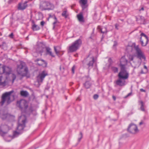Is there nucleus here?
<instances>
[{"label": "nucleus", "instance_id": "39448f33", "mask_svg": "<svg viewBox=\"0 0 149 149\" xmlns=\"http://www.w3.org/2000/svg\"><path fill=\"white\" fill-rule=\"evenodd\" d=\"M13 92V91H11L3 94L1 97V100L0 102V106H2L5 102L7 104H8L10 103V95Z\"/></svg>", "mask_w": 149, "mask_h": 149}, {"label": "nucleus", "instance_id": "f704fd0d", "mask_svg": "<svg viewBox=\"0 0 149 149\" xmlns=\"http://www.w3.org/2000/svg\"><path fill=\"white\" fill-rule=\"evenodd\" d=\"M3 65H2L1 64H0V74L3 73Z\"/></svg>", "mask_w": 149, "mask_h": 149}, {"label": "nucleus", "instance_id": "864d4df0", "mask_svg": "<svg viewBox=\"0 0 149 149\" xmlns=\"http://www.w3.org/2000/svg\"><path fill=\"white\" fill-rule=\"evenodd\" d=\"M144 10V8H143V7H142V8H141V9H140L139 10H140V11H141V10Z\"/></svg>", "mask_w": 149, "mask_h": 149}, {"label": "nucleus", "instance_id": "2f4dec72", "mask_svg": "<svg viewBox=\"0 0 149 149\" xmlns=\"http://www.w3.org/2000/svg\"><path fill=\"white\" fill-rule=\"evenodd\" d=\"M81 6L82 7V10L84 11L86 9V8L87 7L88 5L87 4L81 5Z\"/></svg>", "mask_w": 149, "mask_h": 149}, {"label": "nucleus", "instance_id": "f257e3e1", "mask_svg": "<svg viewBox=\"0 0 149 149\" xmlns=\"http://www.w3.org/2000/svg\"><path fill=\"white\" fill-rule=\"evenodd\" d=\"M127 50L129 52H131L133 54H130L128 56L129 60L131 61L130 62L131 65L134 68L139 67L141 63V60L146 59L144 53L139 47L138 45L136 46L135 43L132 46H128Z\"/></svg>", "mask_w": 149, "mask_h": 149}, {"label": "nucleus", "instance_id": "20e7f679", "mask_svg": "<svg viewBox=\"0 0 149 149\" xmlns=\"http://www.w3.org/2000/svg\"><path fill=\"white\" fill-rule=\"evenodd\" d=\"M9 130V127L5 124H2L0 126V135L4 137L5 140L7 141H10L13 138L11 136L4 137Z\"/></svg>", "mask_w": 149, "mask_h": 149}, {"label": "nucleus", "instance_id": "423d86ee", "mask_svg": "<svg viewBox=\"0 0 149 149\" xmlns=\"http://www.w3.org/2000/svg\"><path fill=\"white\" fill-rule=\"evenodd\" d=\"M82 43L81 40L79 39L74 42L69 47V52H73L76 51Z\"/></svg>", "mask_w": 149, "mask_h": 149}, {"label": "nucleus", "instance_id": "13d9d810", "mask_svg": "<svg viewBox=\"0 0 149 149\" xmlns=\"http://www.w3.org/2000/svg\"><path fill=\"white\" fill-rule=\"evenodd\" d=\"M60 70H62L61 68V66H60Z\"/></svg>", "mask_w": 149, "mask_h": 149}, {"label": "nucleus", "instance_id": "4c0bfd02", "mask_svg": "<svg viewBox=\"0 0 149 149\" xmlns=\"http://www.w3.org/2000/svg\"><path fill=\"white\" fill-rule=\"evenodd\" d=\"M20 133V132L17 131H15L14 132L13 136L14 137L16 136Z\"/></svg>", "mask_w": 149, "mask_h": 149}, {"label": "nucleus", "instance_id": "5fc2aeb1", "mask_svg": "<svg viewBox=\"0 0 149 149\" xmlns=\"http://www.w3.org/2000/svg\"><path fill=\"white\" fill-rule=\"evenodd\" d=\"M144 68L146 69L147 70V67L146 65L144 66Z\"/></svg>", "mask_w": 149, "mask_h": 149}, {"label": "nucleus", "instance_id": "09e8293b", "mask_svg": "<svg viewBox=\"0 0 149 149\" xmlns=\"http://www.w3.org/2000/svg\"><path fill=\"white\" fill-rule=\"evenodd\" d=\"M115 28L117 29H118V25L117 24H115Z\"/></svg>", "mask_w": 149, "mask_h": 149}, {"label": "nucleus", "instance_id": "4468645a", "mask_svg": "<svg viewBox=\"0 0 149 149\" xmlns=\"http://www.w3.org/2000/svg\"><path fill=\"white\" fill-rule=\"evenodd\" d=\"M47 74L44 71L42 72V73L39 74L37 77V83L39 84L40 83L42 82L45 76L47 75Z\"/></svg>", "mask_w": 149, "mask_h": 149}, {"label": "nucleus", "instance_id": "e433bc0d", "mask_svg": "<svg viewBox=\"0 0 149 149\" xmlns=\"http://www.w3.org/2000/svg\"><path fill=\"white\" fill-rule=\"evenodd\" d=\"M38 15L39 19H42L43 18V14L41 13H39Z\"/></svg>", "mask_w": 149, "mask_h": 149}, {"label": "nucleus", "instance_id": "c03bdc74", "mask_svg": "<svg viewBox=\"0 0 149 149\" xmlns=\"http://www.w3.org/2000/svg\"><path fill=\"white\" fill-rule=\"evenodd\" d=\"M144 124H145V123H144V122L143 121H141L139 123V125H142Z\"/></svg>", "mask_w": 149, "mask_h": 149}, {"label": "nucleus", "instance_id": "ea45409f", "mask_svg": "<svg viewBox=\"0 0 149 149\" xmlns=\"http://www.w3.org/2000/svg\"><path fill=\"white\" fill-rule=\"evenodd\" d=\"M79 22L81 23H83L84 22V19H78Z\"/></svg>", "mask_w": 149, "mask_h": 149}, {"label": "nucleus", "instance_id": "052dcab7", "mask_svg": "<svg viewBox=\"0 0 149 149\" xmlns=\"http://www.w3.org/2000/svg\"><path fill=\"white\" fill-rule=\"evenodd\" d=\"M62 69L63 70H64V68L63 67L62 68Z\"/></svg>", "mask_w": 149, "mask_h": 149}, {"label": "nucleus", "instance_id": "a19ab883", "mask_svg": "<svg viewBox=\"0 0 149 149\" xmlns=\"http://www.w3.org/2000/svg\"><path fill=\"white\" fill-rule=\"evenodd\" d=\"M75 69V67L74 66H73L72 68V71L73 74L74 73V70Z\"/></svg>", "mask_w": 149, "mask_h": 149}, {"label": "nucleus", "instance_id": "4d7b16f0", "mask_svg": "<svg viewBox=\"0 0 149 149\" xmlns=\"http://www.w3.org/2000/svg\"><path fill=\"white\" fill-rule=\"evenodd\" d=\"M49 18H52V17H51V15H50V14L49 15Z\"/></svg>", "mask_w": 149, "mask_h": 149}, {"label": "nucleus", "instance_id": "3c124183", "mask_svg": "<svg viewBox=\"0 0 149 149\" xmlns=\"http://www.w3.org/2000/svg\"><path fill=\"white\" fill-rule=\"evenodd\" d=\"M114 100H116V97L114 96H112Z\"/></svg>", "mask_w": 149, "mask_h": 149}, {"label": "nucleus", "instance_id": "4be33fe9", "mask_svg": "<svg viewBox=\"0 0 149 149\" xmlns=\"http://www.w3.org/2000/svg\"><path fill=\"white\" fill-rule=\"evenodd\" d=\"M33 24L32 26V29L33 31H36L39 30L40 29L39 27L37 25L34 24L33 21H32Z\"/></svg>", "mask_w": 149, "mask_h": 149}, {"label": "nucleus", "instance_id": "cd10ccee", "mask_svg": "<svg viewBox=\"0 0 149 149\" xmlns=\"http://www.w3.org/2000/svg\"><path fill=\"white\" fill-rule=\"evenodd\" d=\"M62 15L65 18L68 17L69 15L66 10H65L63 12Z\"/></svg>", "mask_w": 149, "mask_h": 149}, {"label": "nucleus", "instance_id": "37998d69", "mask_svg": "<svg viewBox=\"0 0 149 149\" xmlns=\"http://www.w3.org/2000/svg\"><path fill=\"white\" fill-rule=\"evenodd\" d=\"M9 36L11 38H13V33H11L10 34Z\"/></svg>", "mask_w": 149, "mask_h": 149}, {"label": "nucleus", "instance_id": "5701e85b", "mask_svg": "<svg viewBox=\"0 0 149 149\" xmlns=\"http://www.w3.org/2000/svg\"><path fill=\"white\" fill-rule=\"evenodd\" d=\"M54 48L56 54L57 55H58L61 51V47L59 46H54Z\"/></svg>", "mask_w": 149, "mask_h": 149}, {"label": "nucleus", "instance_id": "9b49d317", "mask_svg": "<svg viewBox=\"0 0 149 149\" xmlns=\"http://www.w3.org/2000/svg\"><path fill=\"white\" fill-rule=\"evenodd\" d=\"M127 68H120V71L118 74L119 78H122L125 80L128 78L129 76V74L126 71Z\"/></svg>", "mask_w": 149, "mask_h": 149}, {"label": "nucleus", "instance_id": "412c9836", "mask_svg": "<svg viewBox=\"0 0 149 149\" xmlns=\"http://www.w3.org/2000/svg\"><path fill=\"white\" fill-rule=\"evenodd\" d=\"M47 2H45L40 5V8L42 10H47L46 5Z\"/></svg>", "mask_w": 149, "mask_h": 149}, {"label": "nucleus", "instance_id": "c85d7f7f", "mask_svg": "<svg viewBox=\"0 0 149 149\" xmlns=\"http://www.w3.org/2000/svg\"><path fill=\"white\" fill-rule=\"evenodd\" d=\"M84 85L86 88H88L91 86V84L89 82L87 81L85 83Z\"/></svg>", "mask_w": 149, "mask_h": 149}, {"label": "nucleus", "instance_id": "e2e57ef3", "mask_svg": "<svg viewBox=\"0 0 149 149\" xmlns=\"http://www.w3.org/2000/svg\"><path fill=\"white\" fill-rule=\"evenodd\" d=\"M132 113H133L132 112L131 113V114H132Z\"/></svg>", "mask_w": 149, "mask_h": 149}, {"label": "nucleus", "instance_id": "f03ea898", "mask_svg": "<svg viewBox=\"0 0 149 149\" xmlns=\"http://www.w3.org/2000/svg\"><path fill=\"white\" fill-rule=\"evenodd\" d=\"M12 79L6 75H3L0 77V86L4 87L6 85H12L15 79L16 76L15 75L11 74Z\"/></svg>", "mask_w": 149, "mask_h": 149}, {"label": "nucleus", "instance_id": "58836bf2", "mask_svg": "<svg viewBox=\"0 0 149 149\" xmlns=\"http://www.w3.org/2000/svg\"><path fill=\"white\" fill-rule=\"evenodd\" d=\"M58 22L57 20H56L55 22H54L53 23V25H54V26H53V29H54L55 27V26L56 25V24H57V23H58Z\"/></svg>", "mask_w": 149, "mask_h": 149}, {"label": "nucleus", "instance_id": "79ce46f5", "mask_svg": "<svg viewBox=\"0 0 149 149\" xmlns=\"http://www.w3.org/2000/svg\"><path fill=\"white\" fill-rule=\"evenodd\" d=\"M98 97V95L97 94L93 96V98L95 99H97Z\"/></svg>", "mask_w": 149, "mask_h": 149}, {"label": "nucleus", "instance_id": "bf43d9fd", "mask_svg": "<svg viewBox=\"0 0 149 149\" xmlns=\"http://www.w3.org/2000/svg\"><path fill=\"white\" fill-rule=\"evenodd\" d=\"M141 73H144L143 72V71H142Z\"/></svg>", "mask_w": 149, "mask_h": 149}, {"label": "nucleus", "instance_id": "6ab92c4d", "mask_svg": "<svg viewBox=\"0 0 149 149\" xmlns=\"http://www.w3.org/2000/svg\"><path fill=\"white\" fill-rule=\"evenodd\" d=\"M122 78H119L116 81V84L117 85L122 86L125 85V81L124 80H122Z\"/></svg>", "mask_w": 149, "mask_h": 149}, {"label": "nucleus", "instance_id": "bb28decb", "mask_svg": "<svg viewBox=\"0 0 149 149\" xmlns=\"http://www.w3.org/2000/svg\"><path fill=\"white\" fill-rule=\"evenodd\" d=\"M46 50L47 54H49L50 56L53 57H54L55 56L53 54L51 51V49L49 47L46 48Z\"/></svg>", "mask_w": 149, "mask_h": 149}, {"label": "nucleus", "instance_id": "2eb2a0df", "mask_svg": "<svg viewBox=\"0 0 149 149\" xmlns=\"http://www.w3.org/2000/svg\"><path fill=\"white\" fill-rule=\"evenodd\" d=\"M127 60L124 57H122L120 60V68H126V66L127 63Z\"/></svg>", "mask_w": 149, "mask_h": 149}, {"label": "nucleus", "instance_id": "f8f14e48", "mask_svg": "<svg viewBox=\"0 0 149 149\" xmlns=\"http://www.w3.org/2000/svg\"><path fill=\"white\" fill-rule=\"evenodd\" d=\"M3 73H5L3 75H6L12 79V76H11V74L15 75L11 73V68L8 66H3Z\"/></svg>", "mask_w": 149, "mask_h": 149}, {"label": "nucleus", "instance_id": "8fccbe9b", "mask_svg": "<svg viewBox=\"0 0 149 149\" xmlns=\"http://www.w3.org/2000/svg\"><path fill=\"white\" fill-rule=\"evenodd\" d=\"M131 93H129L127 96L125 97V98H127L128 96L130 95H131Z\"/></svg>", "mask_w": 149, "mask_h": 149}, {"label": "nucleus", "instance_id": "9d476101", "mask_svg": "<svg viewBox=\"0 0 149 149\" xmlns=\"http://www.w3.org/2000/svg\"><path fill=\"white\" fill-rule=\"evenodd\" d=\"M127 131L129 133L133 134H136L139 132V130L137 125L132 123L129 125L127 128Z\"/></svg>", "mask_w": 149, "mask_h": 149}, {"label": "nucleus", "instance_id": "473e14b6", "mask_svg": "<svg viewBox=\"0 0 149 149\" xmlns=\"http://www.w3.org/2000/svg\"><path fill=\"white\" fill-rule=\"evenodd\" d=\"M37 50L38 52L41 53L43 51V47L38 48L37 49Z\"/></svg>", "mask_w": 149, "mask_h": 149}, {"label": "nucleus", "instance_id": "72a5a7b5", "mask_svg": "<svg viewBox=\"0 0 149 149\" xmlns=\"http://www.w3.org/2000/svg\"><path fill=\"white\" fill-rule=\"evenodd\" d=\"M112 70L114 72H117L118 71V68L115 67H112Z\"/></svg>", "mask_w": 149, "mask_h": 149}, {"label": "nucleus", "instance_id": "dca6fc26", "mask_svg": "<svg viewBox=\"0 0 149 149\" xmlns=\"http://www.w3.org/2000/svg\"><path fill=\"white\" fill-rule=\"evenodd\" d=\"M94 58L93 56L91 57H88L86 59L87 65L89 67H92L94 62Z\"/></svg>", "mask_w": 149, "mask_h": 149}, {"label": "nucleus", "instance_id": "7c9ffc66", "mask_svg": "<svg viewBox=\"0 0 149 149\" xmlns=\"http://www.w3.org/2000/svg\"><path fill=\"white\" fill-rule=\"evenodd\" d=\"M77 19H83V17L82 12L80 13L77 15Z\"/></svg>", "mask_w": 149, "mask_h": 149}, {"label": "nucleus", "instance_id": "1a4fd4ad", "mask_svg": "<svg viewBox=\"0 0 149 149\" xmlns=\"http://www.w3.org/2000/svg\"><path fill=\"white\" fill-rule=\"evenodd\" d=\"M26 118L25 116L22 115L19 117L18 120V125L17 129L19 131L22 130L25 127Z\"/></svg>", "mask_w": 149, "mask_h": 149}, {"label": "nucleus", "instance_id": "6e6d98bb", "mask_svg": "<svg viewBox=\"0 0 149 149\" xmlns=\"http://www.w3.org/2000/svg\"><path fill=\"white\" fill-rule=\"evenodd\" d=\"M6 45V44L5 43H3V44L2 45V47H3V46H5V45Z\"/></svg>", "mask_w": 149, "mask_h": 149}, {"label": "nucleus", "instance_id": "c9c22d12", "mask_svg": "<svg viewBox=\"0 0 149 149\" xmlns=\"http://www.w3.org/2000/svg\"><path fill=\"white\" fill-rule=\"evenodd\" d=\"M79 138L78 139V141L79 142L82 137V134L81 132L79 134Z\"/></svg>", "mask_w": 149, "mask_h": 149}, {"label": "nucleus", "instance_id": "a211bd4d", "mask_svg": "<svg viewBox=\"0 0 149 149\" xmlns=\"http://www.w3.org/2000/svg\"><path fill=\"white\" fill-rule=\"evenodd\" d=\"M27 2V1H26L22 4L19 3L18 7V9L19 10H23L27 6L26 4Z\"/></svg>", "mask_w": 149, "mask_h": 149}, {"label": "nucleus", "instance_id": "7ed1b4c3", "mask_svg": "<svg viewBox=\"0 0 149 149\" xmlns=\"http://www.w3.org/2000/svg\"><path fill=\"white\" fill-rule=\"evenodd\" d=\"M17 74L22 77L26 76L28 73V70L24 63L21 62L18 65L17 68Z\"/></svg>", "mask_w": 149, "mask_h": 149}, {"label": "nucleus", "instance_id": "f3484780", "mask_svg": "<svg viewBox=\"0 0 149 149\" xmlns=\"http://www.w3.org/2000/svg\"><path fill=\"white\" fill-rule=\"evenodd\" d=\"M35 61L37 62V64L39 66H42L43 67H46L47 66V63L43 60L37 59Z\"/></svg>", "mask_w": 149, "mask_h": 149}, {"label": "nucleus", "instance_id": "680f3d73", "mask_svg": "<svg viewBox=\"0 0 149 149\" xmlns=\"http://www.w3.org/2000/svg\"><path fill=\"white\" fill-rule=\"evenodd\" d=\"M54 19H56V18L55 17H54Z\"/></svg>", "mask_w": 149, "mask_h": 149}, {"label": "nucleus", "instance_id": "393cba45", "mask_svg": "<svg viewBox=\"0 0 149 149\" xmlns=\"http://www.w3.org/2000/svg\"><path fill=\"white\" fill-rule=\"evenodd\" d=\"M20 94L21 96L25 97H27L29 95V93L26 91H20Z\"/></svg>", "mask_w": 149, "mask_h": 149}, {"label": "nucleus", "instance_id": "c756f323", "mask_svg": "<svg viewBox=\"0 0 149 149\" xmlns=\"http://www.w3.org/2000/svg\"><path fill=\"white\" fill-rule=\"evenodd\" d=\"M87 0H80V3L81 5L87 4Z\"/></svg>", "mask_w": 149, "mask_h": 149}, {"label": "nucleus", "instance_id": "b1692460", "mask_svg": "<svg viewBox=\"0 0 149 149\" xmlns=\"http://www.w3.org/2000/svg\"><path fill=\"white\" fill-rule=\"evenodd\" d=\"M97 28L100 30L101 33H106L107 32V28L105 27L101 28L100 26H98Z\"/></svg>", "mask_w": 149, "mask_h": 149}, {"label": "nucleus", "instance_id": "a18cd8bd", "mask_svg": "<svg viewBox=\"0 0 149 149\" xmlns=\"http://www.w3.org/2000/svg\"><path fill=\"white\" fill-rule=\"evenodd\" d=\"M117 45V43L116 42H114V44L113 45V47H115Z\"/></svg>", "mask_w": 149, "mask_h": 149}, {"label": "nucleus", "instance_id": "6e6552de", "mask_svg": "<svg viewBox=\"0 0 149 149\" xmlns=\"http://www.w3.org/2000/svg\"><path fill=\"white\" fill-rule=\"evenodd\" d=\"M16 106L22 111H24L28 108V103L25 100L22 99L17 101Z\"/></svg>", "mask_w": 149, "mask_h": 149}, {"label": "nucleus", "instance_id": "a878e982", "mask_svg": "<svg viewBox=\"0 0 149 149\" xmlns=\"http://www.w3.org/2000/svg\"><path fill=\"white\" fill-rule=\"evenodd\" d=\"M139 103L141 104V106L140 107V109L141 111H145V110L144 108V103L141 100L139 101Z\"/></svg>", "mask_w": 149, "mask_h": 149}, {"label": "nucleus", "instance_id": "0eeeda50", "mask_svg": "<svg viewBox=\"0 0 149 149\" xmlns=\"http://www.w3.org/2000/svg\"><path fill=\"white\" fill-rule=\"evenodd\" d=\"M0 117L3 120L6 119L11 120L14 119L15 116L8 113L7 111L2 109L0 110Z\"/></svg>", "mask_w": 149, "mask_h": 149}, {"label": "nucleus", "instance_id": "603ef678", "mask_svg": "<svg viewBox=\"0 0 149 149\" xmlns=\"http://www.w3.org/2000/svg\"><path fill=\"white\" fill-rule=\"evenodd\" d=\"M13 0H9L8 1L9 3H11V2L13 1Z\"/></svg>", "mask_w": 149, "mask_h": 149}, {"label": "nucleus", "instance_id": "49530a36", "mask_svg": "<svg viewBox=\"0 0 149 149\" xmlns=\"http://www.w3.org/2000/svg\"><path fill=\"white\" fill-rule=\"evenodd\" d=\"M45 22L42 21L41 23H40V24L41 25V26H43L44 24H45Z\"/></svg>", "mask_w": 149, "mask_h": 149}, {"label": "nucleus", "instance_id": "de8ad7c7", "mask_svg": "<svg viewBox=\"0 0 149 149\" xmlns=\"http://www.w3.org/2000/svg\"><path fill=\"white\" fill-rule=\"evenodd\" d=\"M140 91L141 92H146V91L145 90H144L142 88L140 89Z\"/></svg>", "mask_w": 149, "mask_h": 149}, {"label": "nucleus", "instance_id": "ddd939ff", "mask_svg": "<svg viewBox=\"0 0 149 149\" xmlns=\"http://www.w3.org/2000/svg\"><path fill=\"white\" fill-rule=\"evenodd\" d=\"M140 38L142 46H145L148 43V38L146 35L143 33H141Z\"/></svg>", "mask_w": 149, "mask_h": 149}, {"label": "nucleus", "instance_id": "aec40b11", "mask_svg": "<svg viewBox=\"0 0 149 149\" xmlns=\"http://www.w3.org/2000/svg\"><path fill=\"white\" fill-rule=\"evenodd\" d=\"M46 8L47 10H53L54 8V6L53 4L47 2Z\"/></svg>", "mask_w": 149, "mask_h": 149}]
</instances>
